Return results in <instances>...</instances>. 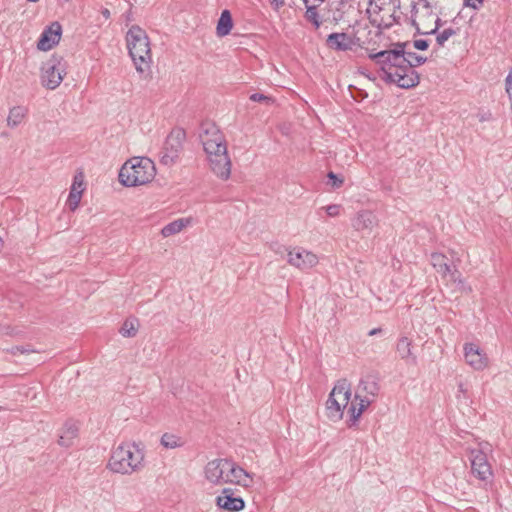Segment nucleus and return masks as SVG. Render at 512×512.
<instances>
[{
  "mask_svg": "<svg viewBox=\"0 0 512 512\" xmlns=\"http://www.w3.org/2000/svg\"><path fill=\"white\" fill-rule=\"evenodd\" d=\"M79 426L73 420H67L59 432L58 443L62 447H71L74 445L78 437Z\"/></svg>",
  "mask_w": 512,
  "mask_h": 512,
  "instance_id": "4be33fe9",
  "label": "nucleus"
},
{
  "mask_svg": "<svg viewBox=\"0 0 512 512\" xmlns=\"http://www.w3.org/2000/svg\"><path fill=\"white\" fill-rule=\"evenodd\" d=\"M144 452L135 443H121L114 447L108 462V468L122 475H130L144 466Z\"/></svg>",
  "mask_w": 512,
  "mask_h": 512,
  "instance_id": "20e7f679",
  "label": "nucleus"
},
{
  "mask_svg": "<svg viewBox=\"0 0 512 512\" xmlns=\"http://www.w3.org/2000/svg\"><path fill=\"white\" fill-rule=\"evenodd\" d=\"M250 100L253 102H263L267 105L272 104L274 99L268 95L262 93H253L250 95Z\"/></svg>",
  "mask_w": 512,
  "mask_h": 512,
  "instance_id": "2f4dec72",
  "label": "nucleus"
},
{
  "mask_svg": "<svg viewBox=\"0 0 512 512\" xmlns=\"http://www.w3.org/2000/svg\"><path fill=\"white\" fill-rule=\"evenodd\" d=\"M160 442L161 445L166 449L179 448L185 444V441L180 436L172 433H164Z\"/></svg>",
  "mask_w": 512,
  "mask_h": 512,
  "instance_id": "cd10ccee",
  "label": "nucleus"
},
{
  "mask_svg": "<svg viewBox=\"0 0 512 512\" xmlns=\"http://www.w3.org/2000/svg\"><path fill=\"white\" fill-rule=\"evenodd\" d=\"M352 225L358 231L371 230L377 225V218L370 211H360L354 218Z\"/></svg>",
  "mask_w": 512,
  "mask_h": 512,
  "instance_id": "b1692460",
  "label": "nucleus"
},
{
  "mask_svg": "<svg viewBox=\"0 0 512 512\" xmlns=\"http://www.w3.org/2000/svg\"><path fill=\"white\" fill-rule=\"evenodd\" d=\"M200 140L212 172L218 178L227 180L231 174V160L228 156L226 140L222 132L216 125L206 123L202 126Z\"/></svg>",
  "mask_w": 512,
  "mask_h": 512,
  "instance_id": "f257e3e1",
  "label": "nucleus"
},
{
  "mask_svg": "<svg viewBox=\"0 0 512 512\" xmlns=\"http://www.w3.org/2000/svg\"><path fill=\"white\" fill-rule=\"evenodd\" d=\"M382 332V329L381 328H373L371 329L369 332H368V335L369 336H375V335H378Z\"/></svg>",
  "mask_w": 512,
  "mask_h": 512,
  "instance_id": "58836bf2",
  "label": "nucleus"
},
{
  "mask_svg": "<svg viewBox=\"0 0 512 512\" xmlns=\"http://www.w3.org/2000/svg\"><path fill=\"white\" fill-rule=\"evenodd\" d=\"M405 58L407 60V66H410V69L406 70L407 74L406 78H403V82L407 83V85H410V88H412L419 83V75L414 68L424 64L427 59L414 52L408 51L407 48H405Z\"/></svg>",
  "mask_w": 512,
  "mask_h": 512,
  "instance_id": "6ab92c4d",
  "label": "nucleus"
},
{
  "mask_svg": "<svg viewBox=\"0 0 512 512\" xmlns=\"http://www.w3.org/2000/svg\"><path fill=\"white\" fill-rule=\"evenodd\" d=\"M216 504L219 508L228 512L241 511L245 506L244 500L240 496H236L230 488L223 489L222 493L216 498Z\"/></svg>",
  "mask_w": 512,
  "mask_h": 512,
  "instance_id": "f3484780",
  "label": "nucleus"
},
{
  "mask_svg": "<svg viewBox=\"0 0 512 512\" xmlns=\"http://www.w3.org/2000/svg\"><path fill=\"white\" fill-rule=\"evenodd\" d=\"M358 38L347 33H331L326 38V46L335 51H350L358 44Z\"/></svg>",
  "mask_w": 512,
  "mask_h": 512,
  "instance_id": "dca6fc26",
  "label": "nucleus"
},
{
  "mask_svg": "<svg viewBox=\"0 0 512 512\" xmlns=\"http://www.w3.org/2000/svg\"><path fill=\"white\" fill-rule=\"evenodd\" d=\"M351 384L347 379H340L334 385L329 397L326 401V411L329 419L338 421L342 419L344 411L348 412V408L355 402L351 399Z\"/></svg>",
  "mask_w": 512,
  "mask_h": 512,
  "instance_id": "6e6552de",
  "label": "nucleus"
},
{
  "mask_svg": "<svg viewBox=\"0 0 512 512\" xmlns=\"http://www.w3.org/2000/svg\"><path fill=\"white\" fill-rule=\"evenodd\" d=\"M62 28L58 22L52 23L41 34L37 48L41 51H48L59 43L61 38Z\"/></svg>",
  "mask_w": 512,
  "mask_h": 512,
  "instance_id": "a211bd4d",
  "label": "nucleus"
},
{
  "mask_svg": "<svg viewBox=\"0 0 512 512\" xmlns=\"http://www.w3.org/2000/svg\"><path fill=\"white\" fill-rule=\"evenodd\" d=\"M137 330H138V323H137V320H126L121 329H120V333L122 334V336L124 337H134L137 333Z\"/></svg>",
  "mask_w": 512,
  "mask_h": 512,
  "instance_id": "c756f323",
  "label": "nucleus"
},
{
  "mask_svg": "<svg viewBox=\"0 0 512 512\" xmlns=\"http://www.w3.org/2000/svg\"><path fill=\"white\" fill-rule=\"evenodd\" d=\"M328 177L333 180V186L335 187H340L343 183V180L338 179V177L333 172H330Z\"/></svg>",
  "mask_w": 512,
  "mask_h": 512,
  "instance_id": "e433bc0d",
  "label": "nucleus"
},
{
  "mask_svg": "<svg viewBox=\"0 0 512 512\" xmlns=\"http://www.w3.org/2000/svg\"><path fill=\"white\" fill-rule=\"evenodd\" d=\"M204 476L213 485L234 484L249 488L254 483L253 474L226 458L209 461L204 468Z\"/></svg>",
  "mask_w": 512,
  "mask_h": 512,
  "instance_id": "7ed1b4c3",
  "label": "nucleus"
},
{
  "mask_svg": "<svg viewBox=\"0 0 512 512\" xmlns=\"http://www.w3.org/2000/svg\"><path fill=\"white\" fill-rule=\"evenodd\" d=\"M185 132L181 129H174L167 136L162 152L160 162L165 166H172L178 160L182 151Z\"/></svg>",
  "mask_w": 512,
  "mask_h": 512,
  "instance_id": "9b49d317",
  "label": "nucleus"
},
{
  "mask_svg": "<svg viewBox=\"0 0 512 512\" xmlns=\"http://www.w3.org/2000/svg\"><path fill=\"white\" fill-rule=\"evenodd\" d=\"M408 46V42H396L391 44L390 49L368 55L369 59L374 61L382 71V79L385 82L394 83L405 89L410 88V85L403 82V78H406V70L410 69L405 58V48Z\"/></svg>",
  "mask_w": 512,
  "mask_h": 512,
  "instance_id": "f03ea898",
  "label": "nucleus"
},
{
  "mask_svg": "<svg viewBox=\"0 0 512 512\" xmlns=\"http://www.w3.org/2000/svg\"><path fill=\"white\" fill-rule=\"evenodd\" d=\"M126 41L136 70L140 73L149 70L151 50L146 32L139 26H132L127 32Z\"/></svg>",
  "mask_w": 512,
  "mask_h": 512,
  "instance_id": "0eeeda50",
  "label": "nucleus"
},
{
  "mask_svg": "<svg viewBox=\"0 0 512 512\" xmlns=\"http://www.w3.org/2000/svg\"><path fill=\"white\" fill-rule=\"evenodd\" d=\"M103 15H104L106 18H108V17H109V15H110L109 10L105 9V10L103 11Z\"/></svg>",
  "mask_w": 512,
  "mask_h": 512,
  "instance_id": "a19ab883",
  "label": "nucleus"
},
{
  "mask_svg": "<svg viewBox=\"0 0 512 512\" xmlns=\"http://www.w3.org/2000/svg\"><path fill=\"white\" fill-rule=\"evenodd\" d=\"M399 8V0H369L366 12L373 26L389 29L397 23L396 13Z\"/></svg>",
  "mask_w": 512,
  "mask_h": 512,
  "instance_id": "1a4fd4ad",
  "label": "nucleus"
},
{
  "mask_svg": "<svg viewBox=\"0 0 512 512\" xmlns=\"http://www.w3.org/2000/svg\"><path fill=\"white\" fill-rule=\"evenodd\" d=\"M379 390L378 378L375 375L368 374L360 379L354 394L355 402L348 408L349 427L357 424L362 413L375 401Z\"/></svg>",
  "mask_w": 512,
  "mask_h": 512,
  "instance_id": "39448f33",
  "label": "nucleus"
},
{
  "mask_svg": "<svg viewBox=\"0 0 512 512\" xmlns=\"http://www.w3.org/2000/svg\"><path fill=\"white\" fill-rule=\"evenodd\" d=\"M483 3V0H466L465 4L468 7H472L474 9H478Z\"/></svg>",
  "mask_w": 512,
  "mask_h": 512,
  "instance_id": "f704fd0d",
  "label": "nucleus"
},
{
  "mask_svg": "<svg viewBox=\"0 0 512 512\" xmlns=\"http://www.w3.org/2000/svg\"><path fill=\"white\" fill-rule=\"evenodd\" d=\"M441 19L432 12L430 3L425 1L421 9L415 11L413 25L420 34H434L440 27Z\"/></svg>",
  "mask_w": 512,
  "mask_h": 512,
  "instance_id": "f8f14e48",
  "label": "nucleus"
},
{
  "mask_svg": "<svg viewBox=\"0 0 512 512\" xmlns=\"http://www.w3.org/2000/svg\"><path fill=\"white\" fill-rule=\"evenodd\" d=\"M317 4H308V5H305L306 7V13H305V18L307 21L311 22L315 28H319L320 25H321V20H320V16L317 12Z\"/></svg>",
  "mask_w": 512,
  "mask_h": 512,
  "instance_id": "c85d7f7f",
  "label": "nucleus"
},
{
  "mask_svg": "<svg viewBox=\"0 0 512 512\" xmlns=\"http://www.w3.org/2000/svg\"><path fill=\"white\" fill-rule=\"evenodd\" d=\"M156 175L154 162L148 157H132L120 169L119 181L127 187L151 182Z\"/></svg>",
  "mask_w": 512,
  "mask_h": 512,
  "instance_id": "423d86ee",
  "label": "nucleus"
},
{
  "mask_svg": "<svg viewBox=\"0 0 512 512\" xmlns=\"http://www.w3.org/2000/svg\"><path fill=\"white\" fill-rule=\"evenodd\" d=\"M17 352L21 353V354H24V353H29L31 352L30 349H27L25 348L24 346H16L14 348H12V353L13 354H16Z\"/></svg>",
  "mask_w": 512,
  "mask_h": 512,
  "instance_id": "4c0bfd02",
  "label": "nucleus"
},
{
  "mask_svg": "<svg viewBox=\"0 0 512 512\" xmlns=\"http://www.w3.org/2000/svg\"><path fill=\"white\" fill-rule=\"evenodd\" d=\"M396 351L399 357L408 363L416 364L417 358L412 352V340L408 337H400L396 344Z\"/></svg>",
  "mask_w": 512,
  "mask_h": 512,
  "instance_id": "5701e85b",
  "label": "nucleus"
},
{
  "mask_svg": "<svg viewBox=\"0 0 512 512\" xmlns=\"http://www.w3.org/2000/svg\"><path fill=\"white\" fill-rule=\"evenodd\" d=\"M464 359L475 371H483L490 365L487 353L474 343H465L463 346Z\"/></svg>",
  "mask_w": 512,
  "mask_h": 512,
  "instance_id": "4468645a",
  "label": "nucleus"
},
{
  "mask_svg": "<svg viewBox=\"0 0 512 512\" xmlns=\"http://www.w3.org/2000/svg\"><path fill=\"white\" fill-rule=\"evenodd\" d=\"M269 3L276 11H278L285 4L284 0H269Z\"/></svg>",
  "mask_w": 512,
  "mask_h": 512,
  "instance_id": "c9c22d12",
  "label": "nucleus"
},
{
  "mask_svg": "<svg viewBox=\"0 0 512 512\" xmlns=\"http://www.w3.org/2000/svg\"><path fill=\"white\" fill-rule=\"evenodd\" d=\"M326 212L329 216L335 217L339 215L340 213V206L339 205H329L326 207Z\"/></svg>",
  "mask_w": 512,
  "mask_h": 512,
  "instance_id": "72a5a7b5",
  "label": "nucleus"
},
{
  "mask_svg": "<svg viewBox=\"0 0 512 512\" xmlns=\"http://www.w3.org/2000/svg\"><path fill=\"white\" fill-rule=\"evenodd\" d=\"M233 27L232 17L228 10H223L217 23L216 33L220 37H224L231 32Z\"/></svg>",
  "mask_w": 512,
  "mask_h": 512,
  "instance_id": "a878e982",
  "label": "nucleus"
},
{
  "mask_svg": "<svg viewBox=\"0 0 512 512\" xmlns=\"http://www.w3.org/2000/svg\"><path fill=\"white\" fill-rule=\"evenodd\" d=\"M488 444H479V448L469 449L468 457L471 464V473L485 484L493 479V471L487 459Z\"/></svg>",
  "mask_w": 512,
  "mask_h": 512,
  "instance_id": "9d476101",
  "label": "nucleus"
},
{
  "mask_svg": "<svg viewBox=\"0 0 512 512\" xmlns=\"http://www.w3.org/2000/svg\"><path fill=\"white\" fill-rule=\"evenodd\" d=\"M65 74V67L61 59L53 57L46 61L41 68L42 85L53 90L61 84Z\"/></svg>",
  "mask_w": 512,
  "mask_h": 512,
  "instance_id": "ddd939ff",
  "label": "nucleus"
},
{
  "mask_svg": "<svg viewBox=\"0 0 512 512\" xmlns=\"http://www.w3.org/2000/svg\"><path fill=\"white\" fill-rule=\"evenodd\" d=\"M431 264L436 269V271L441 274L443 277H449L450 280L454 282H459L462 284V280L460 279V274L458 271H452L450 265L447 263V258L445 255L441 253H432L431 254Z\"/></svg>",
  "mask_w": 512,
  "mask_h": 512,
  "instance_id": "412c9836",
  "label": "nucleus"
},
{
  "mask_svg": "<svg viewBox=\"0 0 512 512\" xmlns=\"http://www.w3.org/2000/svg\"><path fill=\"white\" fill-rule=\"evenodd\" d=\"M84 190V174L82 172H78L73 177V182L66 202L71 211H75L78 208Z\"/></svg>",
  "mask_w": 512,
  "mask_h": 512,
  "instance_id": "aec40b11",
  "label": "nucleus"
},
{
  "mask_svg": "<svg viewBox=\"0 0 512 512\" xmlns=\"http://www.w3.org/2000/svg\"><path fill=\"white\" fill-rule=\"evenodd\" d=\"M192 223L193 219L191 217L176 219L161 229V235L166 238L178 234Z\"/></svg>",
  "mask_w": 512,
  "mask_h": 512,
  "instance_id": "393cba45",
  "label": "nucleus"
},
{
  "mask_svg": "<svg viewBox=\"0 0 512 512\" xmlns=\"http://www.w3.org/2000/svg\"><path fill=\"white\" fill-rule=\"evenodd\" d=\"M325 0H303L304 4L305 5H308V4H321L323 3Z\"/></svg>",
  "mask_w": 512,
  "mask_h": 512,
  "instance_id": "ea45409f",
  "label": "nucleus"
},
{
  "mask_svg": "<svg viewBox=\"0 0 512 512\" xmlns=\"http://www.w3.org/2000/svg\"><path fill=\"white\" fill-rule=\"evenodd\" d=\"M287 261L291 266L300 270H307L318 264V256L301 247H295L288 251Z\"/></svg>",
  "mask_w": 512,
  "mask_h": 512,
  "instance_id": "2eb2a0df",
  "label": "nucleus"
},
{
  "mask_svg": "<svg viewBox=\"0 0 512 512\" xmlns=\"http://www.w3.org/2000/svg\"><path fill=\"white\" fill-rule=\"evenodd\" d=\"M456 34V31L452 28H447V29H444L442 32H440L437 37H436V41H437V44L439 46H444V44L446 43V41L452 37L453 35Z\"/></svg>",
  "mask_w": 512,
  "mask_h": 512,
  "instance_id": "7c9ffc66",
  "label": "nucleus"
},
{
  "mask_svg": "<svg viewBox=\"0 0 512 512\" xmlns=\"http://www.w3.org/2000/svg\"><path fill=\"white\" fill-rule=\"evenodd\" d=\"M27 109L23 106H16L10 109L7 117V125L11 128H15L22 123L26 117Z\"/></svg>",
  "mask_w": 512,
  "mask_h": 512,
  "instance_id": "bb28decb",
  "label": "nucleus"
},
{
  "mask_svg": "<svg viewBox=\"0 0 512 512\" xmlns=\"http://www.w3.org/2000/svg\"><path fill=\"white\" fill-rule=\"evenodd\" d=\"M459 391L463 392V393L465 392V389H464V386L462 383L459 384Z\"/></svg>",
  "mask_w": 512,
  "mask_h": 512,
  "instance_id": "79ce46f5",
  "label": "nucleus"
},
{
  "mask_svg": "<svg viewBox=\"0 0 512 512\" xmlns=\"http://www.w3.org/2000/svg\"><path fill=\"white\" fill-rule=\"evenodd\" d=\"M413 46L415 49H418V50H426L429 47V43L427 40L417 39V40H414Z\"/></svg>",
  "mask_w": 512,
  "mask_h": 512,
  "instance_id": "473e14b6",
  "label": "nucleus"
}]
</instances>
